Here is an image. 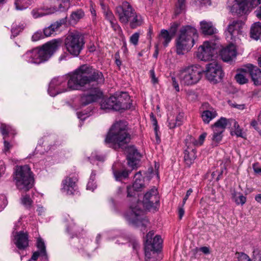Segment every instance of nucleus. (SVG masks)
<instances>
[{
    "instance_id": "63",
    "label": "nucleus",
    "mask_w": 261,
    "mask_h": 261,
    "mask_svg": "<svg viewBox=\"0 0 261 261\" xmlns=\"http://www.w3.org/2000/svg\"><path fill=\"white\" fill-rule=\"evenodd\" d=\"M255 13L256 16V17L259 18V19H261V6L258 7L255 11Z\"/></svg>"
},
{
    "instance_id": "43",
    "label": "nucleus",
    "mask_w": 261,
    "mask_h": 261,
    "mask_svg": "<svg viewBox=\"0 0 261 261\" xmlns=\"http://www.w3.org/2000/svg\"><path fill=\"white\" fill-rule=\"evenodd\" d=\"M167 125L169 128H174L179 125L176 123V121H174V115L170 114L168 116Z\"/></svg>"
},
{
    "instance_id": "18",
    "label": "nucleus",
    "mask_w": 261,
    "mask_h": 261,
    "mask_svg": "<svg viewBox=\"0 0 261 261\" xmlns=\"http://www.w3.org/2000/svg\"><path fill=\"white\" fill-rule=\"evenodd\" d=\"M77 177L75 174H71L66 177L62 182V192L67 195L74 194L77 189Z\"/></svg>"
},
{
    "instance_id": "58",
    "label": "nucleus",
    "mask_w": 261,
    "mask_h": 261,
    "mask_svg": "<svg viewBox=\"0 0 261 261\" xmlns=\"http://www.w3.org/2000/svg\"><path fill=\"white\" fill-rule=\"evenodd\" d=\"M115 63L119 67H120V66L121 65V62L119 59V54L118 53H117L116 54H115Z\"/></svg>"
},
{
    "instance_id": "33",
    "label": "nucleus",
    "mask_w": 261,
    "mask_h": 261,
    "mask_svg": "<svg viewBox=\"0 0 261 261\" xmlns=\"http://www.w3.org/2000/svg\"><path fill=\"white\" fill-rule=\"evenodd\" d=\"M230 123L231 119H227L224 117H221L212 125V128L219 129L224 132L228 123Z\"/></svg>"
},
{
    "instance_id": "38",
    "label": "nucleus",
    "mask_w": 261,
    "mask_h": 261,
    "mask_svg": "<svg viewBox=\"0 0 261 261\" xmlns=\"http://www.w3.org/2000/svg\"><path fill=\"white\" fill-rule=\"evenodd\" d=\"M232 198L237 205H243L246 201V198L242 194L233 191Z\"/></svg>"
},
{
    "instance_id": "47",
    "label": "nucleus",
    "mask_w": 261,
    "mask_h": 261,
    "mask_svg": "<svg viewBox=\"0 0 261 261\" xmlns=\"http://www.w3.org/2000/svg\"><path fill=\"white\" fill-rule=\"evenodd\" d=\"M111 27L113 29V30L115 31L118 32H122V30L121 29V27L118 24L117 20L116 19L112 20V21H109Z\"/></svg>"
},
{
    "instance_id": "2",
    "label": "nucleus",
    "mask_w": 261,
    "mask_h": 261,
    "mask_svg": "<svg viewBox=\"0 0 261 261\" xmlns=\"http://www.w3.org/2000/svg\"><path fill=\"white\" fill-rule=\"evenodd\" d=\"M203 75L211 82H217L218 80L222 79L224 74L221 66L216 61H214L206 65L205 72H201L192 68L181 70L177 75V80L182 82H199L202 80Z\"/></svg>"
},
{
    "instance_id": "57",
    "label": "nucleus",
    "mask_w": 261,
    "mask_h": 261,
    "mask_svg": "<svg viewBox=\"0 0 261 261\" xmlns=\"http://www.w3.org/2000/svg\"><path fill=\"white\" fill-rule=\"evenodd\" d=\"M15 5L16 9L18 10H22L25 8L23 6H20V1L19 0H16Z\"/></svg>"
},
{
    "instance_id": "9",
    "label": "nucleus",
    "mask_w": 261,
    "mask_h": 261,
    "mask_svg": "<svg viewBox=\"0 0 261 261\" xmlns=\"http://www.w3.org/2000/svg\"><path fill=\"white\" fill-rule=\"evenodd\" d=\"M89 83H49L48 92L51 96L68 91L85 90L89 87Z\"/></svg>"
},
{
    "instance_id": "35",
    "label": "nucleus",
    "mask_w": 261,
    "mask_h": 261,
    "mask_svg": "<svg viewBox=\"0 0 261 261\" xmlns=\"http://www.w3.org/2000/svg\"><path fill=\"white\" fill-rule=\"evenodd\" d=\"M62 1V4H60L59 6V8H57L55 7H50L48 9V12H47V14H53L55 12H57L58 10H60L61 11L66 10L69 7V0H61Z\"/></svg>"
},
{
    "instance_id": "41",
    "label": "nucleus",
    "mask_w": 261,
    "mask_h": 261,
    "mask_svg": "<svg viewBox=\"0 0 261 261\" xmlns=\"http://www.w3.org/2000/svg\"><path fill=\"white\" fill-rule=\"evenodd\" d=\"M95 175H96L95 172L93 171L91 174L89 180L87 184V189L90 190H91L93 191L96 188V185L95 183L94 182V178H95Z\"/></svg>"
},
{
    "instance_id": "62",
    "label": "nucleus",
    "mask_w": 261,
    "mask_h": 261,
    "mask_svg": "<svg viewBox=\"0 0 261 261\" xmlns=\"http://www.w3.org/2000/svg\"><path fill=\"white\" fill-rule=\"evenodd\" d=\"M11 145L10 144V143L6 141H4V151L5 152H7L11 148Z\"/></svg>"
},
{
    "instance_id": "42",
    "label": "nucleus",
    "mask_w": 261,
    "mask_h": 261,
    "mask_svg": "<svg viewBox=\"0 0 261 261\" xmlns=\"http://www.w3.org/2000/svg\"><path fill=\"white\" fill-rule=\"evenodd\" d=\"M232 123L234 127V133L237 137L243 138V134L242 129L240 127L238 122L234 120L231 119V123Z\"/></svg>"
},
{
    "instance_id": "19",
    "label": "nucleus",
    "mask_w": 261,
    "mask_h": 261,
    "mask_svg": "<svg viewBox=\"0 0 261 261\" xmlns=\"http://www.w3.org/2000/svg\"><path fill=\"white\" fill-rule=\"evenodd\" d=\"M127 153L128 165L133 169L137 168L141 158L140 153L135 147L130 146L127 148Z\"/></svg>"
},
{
    "instance_id": "29",
    "label": "nucleus",
    "mask_w": 261,
    "mask_h": 261,
    "mask_svg": "<svg viewBox=\"0 0 261 261\" xmlns=\"http://www.w3.org/2000/svg\"><path fill=\"white\" fill-rule=\"evenodd\" d=\"M116 99L113 95L107 98H103L100 102V107L103 110H115Z\"/></svg>"
},
{
    "instance_id": "20",
    "label": "nucleus",
    "mask_w": 261,
    "mask_h": 261,
    "mask_svg": "<svg viewBox=\"0 0 261 261\" xmlns=\"http://www.w3.org/2000/svg\"><path fill=\"white\" fill-rule=\"evenodd\" d=\"M153 235L154 232L153 231H150L147 234L145 248L151 247L150 249L160 251L162 246L163 240L160 236H156L153 238Z\"/></svg>"
},
{
    "instance_id": "39",
    "label": "nucleus",
    "mask_w": 261,
    "mask_h": 261,
    "mask_svg": "<svg viewBox=\"0 0 261 261\" xmlns=\"http://www.w3.org/2000/svg\"><path fill=\"white\" fill-rule=\"evenodd\" d=\"M213 134L212 135V140L213 144L217 145L222 140L223 132L219 129L212 128Z\"/></svg>"
},
{
    "instance_id": "50",
    "label": "nucleus",
    "mask_w": 261,
    "mask_h": 261,
    "mask_svg": "<svg viewBox=\"0 0 261 261\" xmlns=\"http://www.w3.org/2000/svg\"><path fill=\"white\" fill-rule=\"evenodd\" d=\"M22 30V28L20 26L13 25L11 29L12 36L13 37H15Z\"/></svg>"
},
{
    "instance_id": "4",
    "label": "nucleus",
    "mask_w": 261,
    "mask_h": 261,
    "mask_svg": "<svg viewBox=\"0 0 261 261\" xmlns=\"http://www.w3.org/2000/svg\"><path fill=\"white\" fill-rule=\"evenodd\" d=\"M60 41L53 40L43 45L40 48H35L27 51L23 56V59L28 63L40 64L47 61L59 46Z\"/></svg>"
},
{
    "instance_id": "46",
    "label": "nucleus",
    "mask_w": 261,
    "mask_h": 261,
    "mask_svg": "<svg viewBox=\"0 0 261 261\" xmlns=\"http://www.w3.org/2000/svg\"><path fill=\"white\" fill-rule=\"evenodd\" d=\"M140 36V34L138 32L133 34L130 37L129 41L134 45H137L138 43V40Z\"/></svg>"
},
{
    "instance_id": "10",
    "label": "nucleus",
    "mask_w": 261,
    "mask_h": 261,
    "mask_svg": "<svg viewBox=\"0 0 261 261\" xmlns=\"http://www.w3.org/2000/svg\"><path fill=\"white\" fill-rule=\"evenodd\" d=\"M249 76L253 82H261V70L251 64H246L244 68L238 69L235 79L236 82H248Z\"/></svg>"
},
{
    "instance_id": "34",
    "label": "nucleus",
    "mask_w": 261,
    "mask_h": 261,
    "mask_svg": "<svg viewBox=\"0 0 261 261\" xmlns=\"http://www.w3.org/2000/svg\"><path fill=\"white\" fill-rule=\"evenodd\" d=\"M120 232L118 230H111L107 232L105 235L107 236L109 239L111 237L115 236H118V239L117 240L116 243L118 244H124L128 242V239L124 236H119Z\"/></svg>"
},
{
    "instance_id": "59",
    "label": "nucleus",
    "mask_w": 261,
    "mask_h": 261,
    "mask_svg": "<svg viewBox=\"0 0 261 261\" xmlns=\"http://www.w3.org/2000/svg\"><path fill=\"white\" fill-rule=\"evenodd\" d=\"M90 11L91 14L93 18L95 19L96 16V11H95L94 8L93 7L92 3H91L90 5Z\"/></svg>"
},
{
    "instance_id": "1",
    "label": "nucleus",
    "mask_w": 261,
    "mask_h": 261,
    "mask_svg": "<svg viewBox=\"0 0 261 261\" xmlns=\"http://www.w3.org/2000/svg\"><path fill=\"white\" fill-rule=\"evenodd\" d=\"M130 211L125 215V217L128 223L138 226L145 227L148 223V220L144 215L143 207L150 210L154 207V204L159 202L157 189L153 187L144 196L142 202L137 197H134L130 200Z\"/></svg>"
},
{
    "instance_id": "40",
    "label": "nucleus",
    "mask_w": 261,
    "mask_h": 261,
    "mask_svg": "<svg viewBox=\"0 0 261 261\" xmlns=\"http://www.w3.org/2000/svg\"><path fill=\"white\" fill-rule=\"evenodd\" d=\"M113 174L116 180H120L122 178H127L129 175V172L126 170L122 171L114 170Z\"/></svg>"
},
{
    "instance_id": "5",
    "label": "nucleus",
    "mask_w": 261,
    "mask_h": 261,
    "mask_svg": "<svg viewBox=\"0 0 261 261\" xmlns=\"http://www.w3.org/2000/svg\"><path fill=\"white\" fill-rule=\"evenodd\" d=\"M130 140L126 122L120 121L114 123L105 139V143L114 149L122 148Z\"/></svg>"
},
{
    "instance_id": "55",
    "label": "nucleus",
    "mask_w": 261,
    "mask_h": 261,
    "mask_svg": "<svg viewBox=\"0 0 261 261\" xmlns=\"http://www.w3.org/2000/svg\"><path fill=\"white\" fill-rule=\"evenodd\" d=\"M91 158L99 161H103L105 159V157L103 155L98 154V153L96 151L92 153Z\"/></svg>"
},
{
    "instance_id": "32",
    "label": "nucleus",
    "mask_w": 261,
    "mask_h": 261,
    "mask_svg": "<svg viewBox=\"0 0 261 261\" xmlns=\"http://www.w3.org/2000/svg\"><path fill=\"white\" fill-rule=\"evenodd\" d=\"M251 37L255 40L261 39V22L254 23L250 30Z\"/></svg>"
},
{
    "instance_id": "44",
    "label": "nucleus",
    "mask_w": 261,
    "mask_h": 261,
    "mask_svg": "<svg viewBox=\"0 0 261 261\" xmlns=\"http://www.w3.org/2000/svg\"><path fill=\"white\" fill-rule=\"evenodd\" d=\"M206 136L207 134L206 133H203L199 136L198 140L192 139V140H191L193 143L192 145L194 147V146L201 145L203 144Z\"/></svg>"
},
{
    "instance_id": "8",
    "label": "nucleus",
    "mask_w": 261,
    "mask_h": 261,
    "mask_svg": "<svg viewBox=\"0 0 261 261\" xmlns=\"http://www.w3.org/2000/svg\"><path fill=\"white\" fill-rule=\"evenodd\" d=\"M64 43L68 53L77 57L84 47L85 44L84 37L79 32H71L67 35Z\"/></svg>"
},
{
    "instance_id": "36",
    "label": "nucleus",
    "mask_w": 261,
    "mask_h": 261,
    "mask_svg": "<svg viewBox=\"0 0 261 261\" xmlns=\"http://www.w3.org/2000/svg\"><path fill=\"white\" fill-rule=\"evenodd\" d=\"M85 15L84 12L82 9L73 11L70 16L71 23H76Z\"/></svg>"
},
{
    "instance_id": "27",
    "label": "nucleus",
    "mask_w": 261,
    "mask_h": 261,
    "mask_svg": "<svg viewBox=\"0 0 261 261\" xmlns=\"http://www.w3.org/2000/svg\"><path fill=\"white\" fill-rule=\"evenodd\" d=\"M200 29L202 33L206 35L216 34L217 31L212 22L205 20L200 22Z\"/></svg>"
},
{
    "instance_id": "26",
    "label": "nucleus",
    "mask_w": 261,
    "mask_h": 261,
    "mask_svg": "<svg viewBox=\"0 0 261 261\" xmlns=\"http://www.w3.org/2000/svg\"><path fill=\"white\" fill-rule=\"evenodd\" d=\"M196 151L195 147L191 145H187L184 151V160L186 164L190 166L196 159Z\"/></svg>"
},
{
    "instance_id": "45",
    "label": "nucleus",
    "mask_w": 261,
    "mask_h": 261,
    "mask_svg": "<svg viewBox=\"0 0 261 261\" xmlns=\"http://www.w3.org/2000/svg\"><path fill=\"white\" fill-rule=\"evenodd\" d=\"M185 0H178L177 4L176 5V9L175 13L178 14L180 13L185 9Z\"/></svg>"
},
{
    "instance_id": "48",
    "label": "nucleus",
    "mask_w": 261,
    "mask_h": 261,
    "mask_svg": "<svg viewBox=\"0 0 261 261\" xmlns=\"http://www.w3.org/2000/svg\"><path fill=\"white\" fill-rule=\"evenodd\" d=\"M185 120V114L183 112H179L176 115V123L179 125H181Z\"/></svg>"
},
{
    "instance_id": "64",
    "label": "nucleus",
    "mask_w": 261,
    "mask_h": 261,
    "mask_svg": "<svg viewBox=\"0 0 261 261\" xmlns=\"http://www.w3.org/2000/svg\"><path fill=\"white\" fill-rule=\"evenodd\" d=\"M200 250L204 254H208L210 253V249L207 247H202L200 248Z\"/></svg>"
},
{
    "instance_id": "61",
    "label": "nucleus",
    "mask_w": 261,
    "mask_h": 261,
    "mask_svg": "<svg viewBox=\"0 0 261 261\" xmlns=\"http://www.w3.org/2000/svg\"><path fill=\"white\" fill-rule=\"evenodd\" d=\"M185 214L184 207L179 206L178 207V216L179 219H181Z\"/></svg>"
},
{
    "instance_id": "24",
    "label": "nucleus",
    "mask_w": 261,
    "mask_h": 261,
    "mask_svg": "<svg viewBox=\"0 0 261 261\" xmlns=\"http://www.w3.org/2000/svg\"><path fill=\"white\" fill-rule=\"evenodd\" d=\"M178 25L177 23H173L171 27V30L172 31V34L170 35L168 31L166 30H162L159 36V39L164 46H167L168 43L171 41L172 38L176 32V30Z\"/></svg>"
},
{
    "instance_id": "3",
    "label": "nucleus",
    "mask_w": 261,
    "mask_h": 261,
    "mask_svg": "<svg viewBox=\"0 0 261 261\" xmlns=\"http://www.w3.org/2000/svg\"><path fill=\"white\" fill-rule=\"evenodd\" d=\"M103 80V75L101 72L88 64H83L64 75L54 77L51 82H96Z\"/></svg>"
},
{
    "instance_id": "54",
    "label": "nucleus",
    "mask_w": 261,
    "mask_h": 261,
    "mask_svg": "<svg viewBox=\"0 0 261 261\" xmlns=\"http://www.w3.org/2000/svg\"><path fill=\"white\" fill-rule=\"evenodd\" d=\"M7 204L6 197L4 195H0V212L2 211Z\"/></svg>"
},
{
    "instance_id": "53",
    "label": "nucleus",
    "mask_w": 261,
    "mask_h": 261,
    "mask_svg": "<svg viewBox=\"0 0 261 261\" xmlns=\"http://www.w3.org/2000/svg\"><path fill=\"white\" fill-rule=\"evenodd\" d=\"M43 37L44 35L42 34V32L37 31L33 35L32 40L33 41H37Z\"/></svg>"
},
{
    "instance_id": "14",
    "label": "nucleus",
    "mask_w": 261,
    "mask_h": 261,
    "mask_svg": "<svg viewBox=\"0 0 261 261\" xmlns=\"http://www.w3.org/2000/svg\"><path fill=\"white\" fill-rule=\"evenodd\" d=\"M244 23L241 20H233L228 24L225 31V36L227 39L230 42L236 41L237 39H240L242 35V29Z\"/></svg>"
},
{
    "instance_id": "60",
    "label": "nucleus",
    "mask_w": 261,
    "mask_h": 261,
    "mask_svg": "<svg viewBox=\"0 0 261 261\" xmlns=\"http://www.w3.org/2000/svg\"><path fill=\"white\" fill-rule=\"evenodd\" d=\"M150 118L152 122L153 125L155 126L154 129L155 132L157 130V120L156 118L154 117L152 114L150 115Z\"/></svg>"
},
{
    "instance_id": "30",
    "label": "nucleus",
    "mask_w": 261,
    "mask_h": 261,
    "mask_svg": "<svg viewBox=\"0 0 261 261\" xmlns=\"http://www.w3.org/2000/svg\"><path fill=\"white\" fill-rule=\"evenodd\" d=\"M133 16H131L129 20V27L131 29H136L141 26L143 23V19L142 17L136 11L134 13Z\"/></svg>"
},
{
    "instance_id": "37",
    "label": "nucleus",
    "mask_w": 261,
    "mask_h": 261,
    "mask_svg": "<svg viewBox=\"0 0 261 261\" xmlns=\"http://www.w3.org/2000/svg\"><path fill=\"white\" fill-rule=\"evenodd\" d=\"M0 131L4 136V139L8 135H14L15 134V130L11 126L4 123L0 125Z\"/></svg>"
},
{
    "instance_id": "6",
    "label": "nucleus",
    "mask_w": 261,
    "mask_h": 261,
    "mask_svg": "<svg viewBox=\"0 0 261 261\" xmlns=\"http://www.w3.org/2000/svg\"><path fill=\"white\" fill-rule=\"evenodd\" d=\"M198 37L197 30L190 25L182 27L175 40L176 52L179 55L189 51L195 44Z\"/></svg>"
},
{
    "instance_id": "21",
    "label": "nucleus",
    "mask_w": 261,
    "mask_h": 261,
    "mask_svg": "<svg viewBox=\"0 0 261 261\" xmlns=\"http://www.w3.org/2000/svg\"><path fill=\"white\" fill-rule=\"evenodd\" d=\"M37 247L38 250L35 252L29 261H36L40 257L42 260L46 261L48 259L44 242L41 238H38L37 240Z\"/></svg>"
},
{
    "instance_id": "15",
    "label": "nucleus",
    "mask_w": 261,
    "mask_h": 261,
    "mask_svg": "<svg viewBox=\"0 0 261 261\" xmlns=\"http://www.w3.org/2000/svg\"><path fill=\"white\" fill-rule=\"evenodd\" d=\"M91 83H89V87L82 91H89V93L86 95H83L81 96L80 102L82 106H85L87 105L95 102L100 99L103 95L101 90L97 87H93L91 86Z\"/></svg>"
},
{
    "instance_id": "25",
    "label": "nucleus",
    "mask_w": 261,
    "mask_h": 261,
    "mask_svg": "<svg viewBox=\"0 0 261 261\" xmlns=\"http://www.w3.org/2000/svg\"><path fill=\"white\" fill-rule=\"evenodd\" d=\"M67 15L59 20L51 24L44 30V35L46 37L50 36L58 30V29L63 24L66 22Z\"/></svg>"
},
{
    "instance_id": "17",
    "label": "nucleus",
    "mask_w": 261,
    "mask_h": 261,
    "mask_svg": "<svg viewBox=\"0 0 261 261\" xmlns=\"http://www.w3.org/2000/svg\"><path fill=\"white\" fill-rule=\"evenodd\" d=\"M135 181L132 186L127 187V197H132V199L134 197L139 196V192L144 187L143 177L140 171L137 172L134 176Z\"/></svg>"
},
{
    "instance_id": "56",
    "label": "nucleus",
    "mask_w": 261,
    "mask_h": 261,
    "mask_svg": "<svg viewBox=\"0 0 261 261\" xmlns=\"http://www.w3.org/2000/svg\"><path fill=\"white\" fill-rule=\"evenodd\" d=\"M48 9H46V12L44 14V13H43L42 12H39L38 11H37V10H33L32 11V14L33 15V16L34 17V18H38L39 17H41V16H44L45 14H47L46 13L47 12H48Z\"/></svg>"
},
{
    "instance_id": "12",
    "label": "nucleus",
    "mask_w": 261,
    "mask_h": 261,
    "mask_svg": "<svg viewBox=\"0 0 261 261\" xmlns=\"http://www.w3.org/2000/svg\"><path fill=\"white\" fill-rule=\"evenodd\" d=\"M217 43L210 41H205L200 46L197 52V58L204 61L212 60L214 55L217 53Z\"/></svg>"
},
{
    "instance_id": "51",
    "label": "nucleus",
    "mask_w": 261,
    "mask_h": 261,
    "mask_svg": "<svg viewBox=\"0 0 261 261\" xmlns=\"http://www.w3.org/2000/svg\"><path fill=\"white\" fill-rule=\"evenodd\" d=\"M104 14L106 19H107L109 21H112V20L116 19L112 12L109 9L105 11Z\"/></svg>"
},
{
    "instance_id": "49",
    "label": "nucleus",
    "mask_w": 261,
    "mask_h": 261,
    "mask_svg": "<svg viewBox=\"0 0 261 261\" xmlns=\"http://www.w3.org/2000/svg\"><path fill=\"white\" fill-rule=\"evenodd\" d=\"M226 166L225 164H221V169L220 171H216V172H214L212 173V175L213 176H214V175L218 174V176L216 178L217 180H219L220 178L221 175L223 174L224 170H226Z\"/></svg>"
},
{
    "instance_id": "11",
    "label": "nucleus",
    "mask_w": 261,
    "mask_h": 261,
    "mask_svg": "<svg viewBox=\"0 0 261 261\" xmlns=\"http://www.w3.org/2000/svg\"><path fill=\"white\" fill-rule=\"evenodd\" d=\"M260 3L261 0H228L227 6L232 13L241 14L256 7Z\"/></svg>"
},
{
    "instance_id": "22",
    "label": "nucleus",
    "mask_w": 261,
    "mask_h": 261,
    "mask_svg": "<svg viewBox=\"0 0 261 261\" xmlns=\"http://www.w3.org/2000/svg\"><path fill=\"white\" fill-rule=\"evenodd\" d=\"M220 55L224 62L232 60L237 56L236 46L232 43L230 44L221 50Z\"/></svg>"
},
{
    "instance_id": "13",
    "label": "nucleus",
    "mask_w": 261,
    "mask_h": 261,
    "mask_svg": "<svg viewBox=\"0 0 261 261\" xmlns=\"http://www.w3.org/2000/svg\"><path fill=\"white\" fill-rule=\"evenodd\" d=\"M135 12V9L127 2H124L122 5L116 7L115 13L119 21L123 24H128L129 20Z\"/></svg>"
},
{
    "instance_id": "52",
    "label": "nucleus",
    "mask_w": 261,
    "mask_h": 261,
    "mask_svg": "<svg viewBox=\"0 0 261 261\" xmlns=\"http://www.w3.org/2000/svg\"><path fill=\"white\" fill-rule=\"evenodd\" d=\"M21 202L25 206L30 207L32 201L29 196L25 195L21 198Z\"/></svg>"
},
{
    "instance_id": "7",
    "label": "nucleus",
    "mask_w": 261,
    "mask_h": 261,
    "mask_svg": "<svg viewBox=\"0 0 261 261\" xmlns=\"http://www.w3.org/2000/svg\"><path fill=\"white\" fill-rule=\"evenodd\" d=\"M14 179L19 190L27 191L31 188L33 178L29 166H16L14 173Z\"/></svg>"
},
{
    "instance_id": "28",
    "label": "nucleus",
    "mask_w": 261,
    "mask_h": 261,
    "mask_svg": "<svg viewBox=\"0 0 261 261\" xmlns=\"http://www.w3.org/2000/svg\"><path fill=\"white\" fill-rule=\"evenodd\" d=\"M151 247L145 248V255L146 261H157L161 258L160 255V251L151 250Z\"/></svg>"
},
{
    "instance_id": "23",
    "label": "nucleus",
    "mask_w": 261,
    "mask_h": 261,
    "mask_svg": "<svg viewBox=\"0 0 261 261\" xmlns=\"http://www.w3.org/2000/svg\"><path fill=\"white\" fill-rule=\"evenodd\" d=\"M14 236V243L18 249H23L28 246V237L27 233L20 231L16 232Z\"/></svg>"
},
{
    "instance_id": "16",
    "label": "nucleus",
    "mask_w": 261,
    "mask_h": 261,
    "mask_svg": "<svg viewBox=\"0 0 261 261\" xmlns=\"http://www.w3.org/2000/svg\"><path fill=\"white\" fill-rule=\"evenodd\" d=\"M116 99L115 110H126L130 108L132 103L130 96L126 92H117L114 95Z\"/></svg>"
},
{
    "instance_id": "31",
    "label": "nucleus",
    "mask_w": 261,
    "mask_h": 261,
    "mask_svg": "<svg viewBox=\"0 0 261 261\" xmlns=\"http://www.w3.org/2000/svg\"><path fill=\"white\" fill-rule=\"evenodd\" d=\"M217 116V111L213 108H211L210 110H205L202 112L201 114V118L203 121L208 124L210 122L216 117Z\"/></svg>"
}]
</instances>
